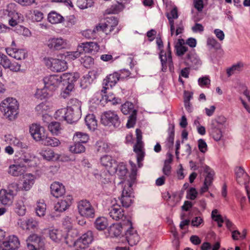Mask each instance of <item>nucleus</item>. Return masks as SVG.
Returning <instances> with one entry per match:
<instances>
[{"mask_svg": "<svg viewBox=\"0 0 250 250\" xmlns=\"http://www.w3.org/2000/svg\"><path fill=\"white\" fill-rule=\"evenodd\" d=\"M29 132L33 138L37 142H42L47 134L44 128L37 124H33L30 125Z\"/></svg>", "mask_w": 250, "mask_h": 250, "instance_id": "ddd939ff", "label": "nucleus"}, {"mask_svg": "<svg viewBox=\"0 0 250 250\" xmlns=\"http://www.w3.org/2000/svg\"><path fill=\"white\" fill-rule=\"evenodd\" d=\"M72 197L68 195L63 197L62 199L59 200L55 205V210L62 212L67 209L71 204Z\"/></svg>", "mask_w": 250, "mask_h": 250, "instance_id": "412c9836", "label": "nucleus"}, {"mask_svg": "<svg viewBox=\"0 0 250 250\" xmlns=\"http://www.w3.org/2000/svg\"><path fill=\"white\" fill-rule=\"evenodd\" d=\"M97 150L100 152H107L111 148V146L108 143L104 141H99L96 144Z\"/></svg>", "mask_w": 250, "mask_h": 250, "instance_id": "09e8293b", "label": "nucleus"}, {"mask_svg": "<svg viewBox=\"0 0 250 250\" xmlns=\"http://www.w3.org/2000/svg\"><path fill=\"white\" fill-rule=\"evenodd\" d=\"M49 109V106L44 103L38 104L35 108L36 111L39 114H45Z\"/></svg>", "mask_w": 250, "mask_h": 250, "instance_id": "13d9d810", "label": "nucleus"}, {"mask_svg": "<svg viewBox=\"0 0 250 250\" xmlns=\"http://www.w3.org/2000/svg\"><path fill=\"white\" fill-rule=\"evenodd\" d=\"M137 173H119L118 176L121 180L120 184L123 185L122 195L119 197V200L123 207L127 208L133 203L132 186L136 181Z\"/></svg>", "mask_w": 250, "mask_h": 250, "instance_id": "f257e3e1", "label": "nucleus"}, {"mask_svg": "<svg viewBox=\"0 0 250 250\" xmlns=\"http://www.w3.org/2000/svg\"><path fill=\"white\" fill-rule=\"evenodd\" d=\"M67 114V109L66 108H62L58 109L55 113L54 116V118L59 121H65V117Z\"/></svg>", "mask_w": 250, "mask_h": 250, "instance_id": "864d4df0", "label": "nucleus"}, {"mask_svg": "<svg viewBox=\"0 0 250 250\" xmlns=\"http://www.w3.org/2000/svg\"><path fill=\"white\" fill-rule=\"evenodd\" d=\"M48 21L52 24H57L64 21V18L60 14L52 11L48 15Z\"/></svg>", "mask_w": 250, "mask_h": 250, "instance_id": "f704fd0d", "label": "nucleus"}, {"mask_svg": "<svg viewBox=\"0 0 250 250\" xmlns=\"http://www.w3.org/2000/svg\"><path fill=\"white\" fill-rule=\"evenodd\" d=\"M60 124L57 122H51L48 125L49 130L53 134L57 135L61 130Z\"/></svg>", "mask_w": 250, "mask_h": 250, "instance_id": "603ef678", "label": "nucleus"}, {"mask_svg": "<svg viewBox=\"0 0 250 250\" xmlns=\"http://www.w3.org/2000/svg\"><path fill=\"white\" fill-rule=\"evenodd\" d=\"M198 192L194 188H190L188 191H187V198L194 200H195L197 196Z\"/></svg>", "mask_w": 250, "mask_h": 250, "instance_id": "e2e57ef3", "label": "nucleus"}, {"mask_svg": "<svg viewBox=\"0 0 250 250\" xmlns=\"http://www.w3.org/2000/svg\"><path fill=\"white\" fill-rule=\"evenodd\" d=\"M30 15L29 18L33 22H40L43 18V14L38 10L31 11Z\"/></svg>", "mask_w": 250, "mask_h": 250, "instance_id": "49530a36", "label": "nucleus"}, {"mask_svg": "<svg viewBox=\"0 0 250 250\" xmlns=\"http://www.w3.org/2000/svg\"><path fill=\"white\" fill-rule=\"evenodd\" d=\"M127 220L121 223L113 224L108 229V233L111 237H118L122 233L123 230L125 231L127 228Z\"/></svg>", "mask_w": 250, "mask_h": 250, "instance_id": "6ab92c4d", "label": "nucleus"}, {"mask_svg": "<svg viewBox=\"0 0 250 250\" xmlns=\"http://www.w3.org/2000/svg\"><path fill=\"white\" fill-rule=\"evenodd\" d=\"M167 49V51L161 50L159 54V58L161 60L163 71H166L167 66L169 67L170 71H171L173 68L169 42L168 43Z\"/></svg>", "mask_w": 250, "mask_h": 250, "instance_id": "423d86ee", "label": "nucleus"}, {"mask_svg": "<svg viewBox=\"0 0 250 250\" xmlns=\"http://www.w3.org/2000/svg\"><path fill=\"white\" fill-rule=\"evenodd\" d=\"M38 161V158L34 154L27 153L24 155L23 158L15 160L14 163L10 165L9 168L10 172H20L26 167H36Z\"/></svg>", "mask_w": 250, "mask_h": 250, "instance_id": "7ed1b4c3", "label": "nucleus"}, {"mask_svg": "<svg viewBox=\"0 0 250 250\" xmlns=\"http://www.w3.org/2000/svg\"><path fill=\"white\" fill-rule=\"evenodd\" d=\"M74 89V86L72 84H68L65 89L62 92L61 96L63 98H66L69 96L70 93Z\"/></svg>", "mask_w": 250, "mask_h": 250, "instance_id": "338daca9", "label": "nucleus"}, {"mask_svg": "<svg viewBox=\"0 0 250 250\" xmlns=\"http://www.w3.org/2000/svg\"><path fill=\"white\" fill-rule=\"evenodd\" d=\"M81 62L85 68H90L94 63V60L91 57L85 56L81 59Z\"/></svg>", "mask_w": 250, "mask_h": 250, "instance_id": "052dcab7", "label": "nucleus"}, {"mask_svg": "<svg viewBox=\"0 0 250 250\" xmlns=\"http://www.w3.org/2000/svg\"><path fill=\"white\" fill-rule=\"evenodd\" d=\"M16 4L11 3L7 5L5 9V14L11 18L9 20V23L12 26H16L19 22L22 21L21 14L18 13L16 9Z\"/></svg>", "mask_w": 250, "mask_h": 250, "instance_id": "9b49d317", "label": "nucleus"}, {"mask_svg": "<svg viewBox=\"0 0 250 250\" xmlns=\"http://www.w3.org/2000/svg\"><path fill=\"white\" fill-rule=\"evenodd\" d=\"M113 30V29L112 28L111 29L107 28V25L105 23L99 24L94 28V32H98L102 31L106 35L109 34Z\"/></svg>", "mask_w": 250, "mask_h": 250, "instance_id": "3c124183", "label": "nucleus"}, {"mask_svg": "<svg viewBox=\"0 0 250 250\" xmlns=\"http://www.w3.org/2000/svg\"><path fill=\"white\" fill-rule=\"evenodd\" d=\"M85 122L89 129H95L97 125V121L93 114H88L85 117Z\"/></svg>", "mask_w": 250, "mask_h": 250, "instance_id": "ea45409f", "label": "nucleus"}, {"mask_svg": "<svg viewBox=\"0 0 250 250\" xmlns=\"http://www.w3.org/2000/svg\"><path fill=\"white\" fill-rule=\"evenodd\" d=\"M63 59V55L60 54L57 58L48 57L44 58V63L46 66L54 72H61L66 70L67 63Z\"/></svg>", "mask_w": 250, "mask_h": 250, "instance_id": "20e7f679", "label": "nucleus"}, {"mask_svg": "<svg viewBox=\"0 0 250 250\" xmlns=\"http://www.w3.org/2000/svg\"><path fill=\"white\" fill-rule=\"evenodd\" d=\"M81 52L80 51L68 52L66 55H63L64 59L70 60H74L80 56Z\"/></svg>", "mask_w": 250, "mask_h": 250, "instance_id": "0e129e2a", "label": "nucleus"}, {"mask_svg": "<svg viewBox=\"0 0 250 250\" xmlns=\"http://www.w3.org/2000/svg\"><path fill=\"white\" fill-rule=\"evenodd\" d=\"M243 67L242 63L239 62L233 65L231 67L227 69V73L228 77H230L232 75L239 72L241 71Z\"/></svg>", "mask_w": 250, "mask_h": 250, "instance_id": "8fccbe9b", "label": "nucleus"}, {"mask_svg": "<svg viewBox=\"0 0 250 250\" xmlns=\"http://www.w3.org/2000/svg\"><path fill=\"white\" fill-rule=\"evenodd\" d=\"M89 140V137L86 133L77 132L73 137V140L74 142H78L81 144L86 143Z\"/></svg>", "mask_w": 250, "mask_h": 250, "instance_id": "79ce46f5", "label": "nucleus"}, {"mask_svg": "<svg viewBox=\"0 0 250 250\" xmlns=\"http://www.w3.org/2000/svg\"><path fill=\"white\" fill-rule=\"evenodd\" d=\"M14 211L19 216H23L26 211V207L21 200H17L14 205Z\"/></svg>", "mask_w": 250, "mask_h": 250, "instance_id": "473e14b6", "label": "nucleus"}, {"mask_svg": "<svg viewBox=\"0 0 250 250\" xmlns=\"http://www.w3.org/2000/svg\"><path fill=\"white\" fill-rule=\"evenodd\" d=\"M18 225L23 230L34 229L37 226V222L32 218L26 220L19 219L18 222Z\"/></svg>", "mask_w": 250, "mask_h": 250, "instance_id": "bb28decb", "label": "nucleus"}, {"mask_svg": "<svg viewBox=\"0 0 250 250\" xmlns=\"http://www.w3.org/2000/svg\"><path fill=\"white\" fill-rule=\"evenodd\" d=\"M51 194L56 198L62 196L65 192L64 186L59 182H54L50 186Z\"/></svg>", "mask_w": 250, "mask_h": 250, "instance_id": "393cba45", "label": "nucleus"}, {"mask_svg": "<svg viewBox=\"0 0 250 250\" xmlns=\"http://www.w3.org/2000/svg\"><path fill=\"white\" fill-rule=\"evenodd\" d=\"M108 214L112 219L116 221L122 220L125 222L127 219L125 215L124 209L117 203L113 204L109 208Z\"/></svg>", "mask_w": 250, "mask_h": 250, "instance_id": "f8f14e48", "label": "nucleus"}, {"mask_svg": "<svg viewBox=\"0 0 250 250\" xmlns=\"http://www.w3.org/2000/svg\"><path fill=\"white\" fill-rule=\"evenodd\" d=\"M61 82H63V84H72L74 86V83L80 77L79 74L78 73H65L60 76Z\"/></svg>", "mask_w": 250, "mask_h": 250, "instance_id": "cd10ccee", "label": "nucleus"}, {"mask_svg": "<svg viewBox=\"0 0 250 250\" xmlns=\"http://www.w3.org/2000/svg\"><path fill=\"white\" fill-rule=\"evenodd\" d=\"M19 106V102L15 98L8 97L1 102L0 110L6 119L13 121L18 117Z\"/></svg>", "mask_w": 250, "mask_h": 250, "instance_id": "f03ea898", "label": "nucleus"}, {"mask_svg": "<svg viewBox=\"0 0 250 250\" xmlns=\"http://www.w3.org/2000/svg\"><path fill=\"white\" fill-rule=\"evenodd\" d=\"M107 25V28L114 29L117 25L118 21L114 17L111 16L106 19V22L104 23Z\"/></svg>", "mask_w": 250, "mask_h": 250, "instance_id": "6e6d98bb", "label": "nucleus"}, {"mask_svg": "<svg viewBox=\"0 0 250 250\" xmlns=\"http://www.w3.org/2000/svg\"><path fill=\"white\" fill-rule=\"evenodd\" d=\"M81 102L77 99H72L70 101L69 106L67 107L70 108V111H74L75 119H80L81 117Z\"/></svg>", "mask_w": 250, "mask_h": 250, "instance_id": "b1692460", "label": "nucleus"}, {"mask_svg": "<svg viewBox=\"0 0 250 250\" xmlns=\"http://www.w3.org/2000/svg\"><path fill=\"white\" fill-rule=\"evenodd\" d=\"M46 204L43 200H40L37 203L36 212L38 216L41 217L44 215L46 211Z\"/></svg>", "mask_w": 250, "mask_h": 250, "instance_id": "a18cd8bd", "label": "nucleus"}, {"mask_svg": "<svg viewBox=\"0 0 250 250\" xmlns=\"http://www.w3.org/2000/svg\"><path fill=\"white\" fill-rule=\"evenodd\" d=\"M236 181L240 185H245V189L250 202V191L249 189L248 184L250 181V176L248 173H236Z\"/></svg>", "mask_w": 250, "mask_h": 250, "instance_id": "a878e982", "label": "nucleus"}, {"mask_svg": "<svg viewBox=\"0 0 250 250\" xmlns=\"http://www.w3.org/2000/svg\"><path fill=\"white\" fill-rule=\"evenodd\" d=\"M44 85L53 92L58 87L61 82V78L58 75H51L43 79Z\"/></svg>", "mask_w": 250, "mask_h": 250, "instance_id": "2eb2a0df", "label": "nucleus"}, {"mask_svg": "<svg viewBox=\"0 0 250 250\" xmlns=\"http://www.w3.org/2000/svg\"><path fill=\"white\" fill-rule=\"evenodd\" d=\"M45 45L52 51H58L66 48L68 46L67 41L59 38H50L46 41Z\"/></svg>", "mask_w": 250, "mask_h": 250, "instance_id": "1a4fd4ad", "label": "nucleus"}, {"mask_svg": "<svg viewBox=\"0 0 250 250\" xmlns=\"http://www.w3.org/2000/svg\"><path fill=\"white\" fill-rule=\"evenodd\" d=\"M101 164L105 169L109 172L111 171V168L113 164H115V160L112 159L111 156L105 155L101 158Z\"/></svg>", "mask_w": 250, "mask_h": 250, "instance_id": "c756f323", "label": "nucleus"}, {"mask_svg": "<svg viewBox=\"0 0 250 250\" xmlns=\"http://www.w3.org/2000/svg\"><path fill=\"white\" fill-rule=\"evenodd\" d=\"M53 91L49 89L44 85V87L41 89H38L36 93V96L37 98L41 100L47 98L52 95Z\"/></svg>", "mask_w": 250, "mask_h": 250, "instance_id": "c9c22d12", "label": "nucleus"}, {"mask_svg": "<svg viewBox=\"0 0 250 250\" xmlns=\"http://www.w3.org/2000/svg\"><path fill=\"white\" fill-rule=\"evenodd\" d=\"M125 6L122 3H118L117 4L112 5L110 8L107 9L105 11V13L107 14H118L123 10Z\"/></svg>", "mask_w": 250, "mask_h": 250, "instance_id": "37998d69", "label": "nucleus"}, {"mask_svg": "<svg viewBox=\"0 0 250 250\" xmlns=\"http://www.w3.org/2000/svg\"><path fill=\"white\" fill-rule=\"evenodd\" d=\"M168 137L165 142V145L167 148H170L173 146L174 139V125L170 124L167 130Z\"/></svg>", "mask_w": 250, "mask_h": 250, "instance_id": "2f4dec72", "label": "nucleus"}, {"mask_svg": "<svg viewBox=\"0 0 250 250\" xmlns=\"http://www.w3.org/2000/svg\"><path fill=\"white\" fill-rule=\"evenodd\" d=\"M21 64L16 62H11L9 61L8 65L5 68V69H9L13 72H19L21 69Z\"/></svg>", "mask_w": 250, "mask_h": 250, "instance_id": "680f3d73", "label": "nucleus"}, {"mask_svg": "<svg viewBox=\"0 0 250 250\" xmlns=\"http://www.w3.org/2000/svg\"><path fill=\"white\" fill-rule=\"evenodd\" d=\"M218 211L216 209H214L211 212L212 219L216 222L224 223V219L220 214H218Z\"/></svg>", "mask_w": 250, "mask_h": 250, "instance_id": "69168bd1", "label": "nucleus"}, {"mask_svg": "<svg viewBox=\"0 0 250 250\" xmlns=\"http://www.w3.org/2000/svg\"><path fill=\"white\" fill-rule=\"evenodd\" d=\"M208 131L210 135L216 141H220L223 137L221 127L210 124Z\"/></svg>", "mask_w": 250, "mask_h": 250, "instance_id": "7c9ffc66", "label": "nucleus"}, {"mask_svg": "<svg viewBox=\"0 0 250 250\" xmlns=\"http://www.w3.org/2000/svg\"><path fill=\"white\" fill-rule=\"evenodd\" d=\"M22 189L27 191L32 187L35 182V176L30 173H22Z\"/></svg>", "mask_w": 250, "mask_h": 250, "instance_id": "5701e85b", "label": "nucleus"}, {"mask_svg": "<svg viewBox=\"0 0 250 250\" xmlns=\"http://www.w3.org/2000/svg\"><path fill=\"white\" fill-rule=\"evenodd\" d=\"M119 80H120V78L118 72L109 74L104 80L103 84L104 86L103 87L104 89L102 90V91L105 93V90L108 88L109 86L112 87L115 85Z\"/></svg>", "mask_w": 250, "mask_h": 250, "instance_id": "aec40b11", "label": "nucleus"}, {"mask_svg": "<svg viewBox=\"0 0 250 250\" xmlns=\"http://www.w3.org/2000/svg\"><path fill=\"white\" fill-rule=\"evenodd\" d=\"M15 43L12 42L11 47L6 48L7 54L18 60L24 59L26 56V52L24 49L14 48Z\"/></svg>", "mask_w": 250, "mask_h": 250, "instance_id": "dca6fc26", "label": "nucleus"}, {"mask_svg": "<svg viewBox=\"0 0 250 250\" xmlns=\"http://www.w3.org/2000/svg\"><path fill=\"white\" fill-rule=\"evenodd\" d=\"M94 225L96 229L99 230H104L108 225V220L104 217H98L94 222Z\"/></svg>", "mask_w": 250, "mask_h": 250, "instance_id": "e433bc0d", "label": "nucleus"}, {"mask_svg": "<svg viewBox=\"0 0 250 250\" xmlns=\"http://www.w3.org/2000/svg\"><path fill=\"white\" fill-rule=\"evenodd\" d=\"M136 120V111H134V113L129 117L126 126L128 128L133 127L135 124Z\"/></svg>", "mask_w": 250, "mask_h": 250, "instance_id": "774afa93", "label": "nucleus"}, {"mask_svg": "<svg viewBox=\"0 0 250 250\" xmlns=\"http://www.w3.org/2000/svg\"><path fill=\"white\" fill-rule=\"evenodd\" d=\"M102 123L106 126L118 127L121 124L120 120L115 111L109 110L104 112L101 115Z\"/></svg>", "mask_w": 250, "mask_h": 250, "instance_id": "39448f33", "label": "nucleus"}, {"mask_svg": "<svg viewBox=\"0 0 250 250\" xmlns=\"http://www.w3.org/2000/svg\"><path fill=\"white\" fill-rule=\"evenodd\" d=\"M93 240V234L92 231L88 230L78 238L74 243L76 249L83 250L87 248Z\"/></svg>", "mask_w": 250, "mask_h": 250, "instance_id": "0eeeda50", "label": "nucleus"}, {"mask_svg": "<svg viewBox=\"0 0 250 250\" xmlns=\"http://www.w3.org/2000/svg\"><path fill=\"white\" fill-rule=\"evenodd\" d=\"M127 228L125 230V238L129 245L131 246L136 245L140 240V237L132 227L131 221L127 219Z\"/></svg>", "mask_w": 250, "mask_h": 250, "instance_id": "9d476101", "label": "nucleus"}, {"mask_svg": "<svg viewBox=\"0 0 250 250\" xmlns=\"http://www.w3.org/2000/svg\"><path fill=\"white\" fill-rule=\"evenodd\" d=\"M167 17L168 20L170 27V34L172 36L175 33V27L174 25V19L178 17V11L176 7L173 8L169 13L167 14Z\"/></svg>", "mask_w": 250, "mask_h": 250, "instance_id": "c85d7f7f", "label": "nucleus"}, {"mask_svg": "<svg viewBox=\"0 0 250 250\" xmlns=\"http://www.w3.org/2000/svg\"><path fill=\"white\" fill-rule=\"evenodd\" d=\"M78 209L80 214L86 218H93L95 209L87 200H81L78 204Z\"/></svg>", "mask_w": 250, "mask_h": 250, "instance_id": "6e6552de", "label": "nucleus"}, {"mask_svg": "<svg viewBox=\"0 0 250 250\" xmlns=\"http://www.w3.org/2000/svg\"><path fill=\"white\" fill-rule=\"evenodd\" d=\"M39 154L42 158L46 161H53L56 159V154L54 151L49 148L42 149L40 152Z\"/></svg>", "mask_w": 250, "mask_h": 250, "instance_id": "72a5a7b5", "label": "nucleus"}, {"mask_svg": "<svg viewBox=\"0 0 250 250\" xmlns=\"http://www.w3.org/2000/svg\"><path fill=\"white\" fill-rule=\"evenodd\" d=\"M27 246L29 250H40L43 247V242L36 234H32L27 240Z\"/></svg>", "mask_w": 250, "mask_h": 250, "instance_id": "f3484780", "label": "nucleus"}, {"mask_svg": "<svg viewBox=\"0 0 250 250\" xmlns=\"http://www.w3.org/2000/svg\"><path fill=\"white\" fill-rule=\"evenodd\" d=\"M50 238L55 242H60L63 238L62 232L61 230L53 229L49 230Z\"/></svg>", "mask_w": 250, "mask_h": 250, "instance_id": "4c0bfd02", "label": "nucleus"}, {"mask_svg": "<svg viewBox=\"0 0 250 250\" xmlns=\"http://www.w3.org/2000/svg\"><path fill=\"white\" fill-rule=\"evenodd\" d=\"M176 54L179 56H181L188 51V48L185 45V41L183 39H179L175 45Z\"/></svg>", "mask_w": 250, "mask_h": 250, "instance_id": "58836bf2", "label": "nucleus"}, {"mask_svg": "<svg viewBox=\"0 0 250 250\" xmlns=\"http://www.w3.org/2000/svg\"><path fill=\"white\" fill-rule=\"evenodd\" d=\"M14 193L13 190L5 189L0 190V202L3 205H10L12 204Z\"/></svg>", "mask_w": 250, "mask_h": 250, "instance_id": "4be33fe9", "label": "nucleus"}, {"mask_svg": "<svg viewBox=\"0 0 250 250\" xmlns=\"http://www.w3.org/2000/svg\"><path fill=\"white\" fill-rule=\"evenodd\" d=\"M185 63L194 69H198L202 65V62L198 55L193 51L188 52L184 58Z\"/></svg>", "mask_w": 250, "mask_h": 250, "instance_id": "4468645a", "label": "nucleus"}, {"mask_svg": "<svg viewBox=\"0 0 250 250\" xmlns=\"http://www.w3.org/2000/svg\"><path fill=\"white\" fill-rule=\"evenodd\" d=\"M93 4L92 0H77V4L78 6L82 9L91 7Z\"/></svg>", "mask_w": 250, "mask_h": 250, "instance_id": "5fc2aeb1", "label": "nucleus"}, {"mask_svg": "<svg viewBox=\"0 0 250 250\" xmlns=\"http://www.w3.org/2000/svg\"><path fill=\"white\" fill-rule=\"evenodd\" d=\"M42 144L45 146L56 147L59 146L61 144V142L58 139L55 137H47L46 135L42 141Z\"/></svg>", "mask_w": 250, "mask_h": 250, "instance_id": "a19ab883", "label": "nucleus"}, {"mask_svg": "<svg viewBox=\"0 0 250 250\" xmlns=\"http://www.w3.org/2000/svg\"><path fill=\"white\" fill-rule=\"evenodd\" d=\"M226 118L223 116L218 117L217 118L212 120L210 124L221 127V125H223L226 122Z\"/></svg>", "mask_w": 250, "mask_h": 250, "instance_id": "4d7b16f0", "label": "nucleus"}, {"mask_svg": "<svg viewBox=\"0 0 250 250\" xmlns=\"http://www.w3.org/2000/svg\"><path fill=\"white\" fill-rule=\"evenodd\" d=\"M67 109V114L65 117V121L68 123L72 124L73 123L77 122L79 119H75L74 118V112L73 110L70 111V108L68 107L66 108Z\"/></svg>", "mask_w": 250, "mask_h": 250, "instance_id": "bf43d9fd", "label": "nucleus"}, {"mask_svg": "<svg viewBox=\"0 0 250 250\" xmlns=\"http://www.w3.org/2000/svg\"><path fill=\"white\" fill-rule=\"evenodd\" d=\"M121 110L122 113L125 115H127L132 112L134 113V111H136L134 109V105L132 103L126 102L122 106Z\"/></svg>", "mask_w": 250, "mask_h": 250, "instance_id": "de8ad7c7", "label": "nucleus"}, {"mask_svg": "<svg viewBox=\"0 0 250 250\" xmlns=\"http://www.w3.org/2000/svg\"><path fill=\"white\" fill-rule=\"evenodd\" d=\"M69 150L74 153H81L84 152L85 147L81 143L75 142L74 144L70 146Z\"/></svg>", "mask_w": 250, "mask_h": 250, "instance_id": "c03bdc74", "label": "nucleus"}, {"mask_svg": "<svg viewBox=\"0 0 250 250\" xmlns=\"http://www.w3.org/2000/svg\"><path fill=\"white\" fill-rule=\"evenodd\" d=\"M20 244L18 238L15 235H11L7 241L3 242L0 250H15L19 247Z\"/></svg>", "mask_w": 250, "mask_h": 250, "instance_id": "a211bd4d", "label": "nucleus"}]
</instances>
